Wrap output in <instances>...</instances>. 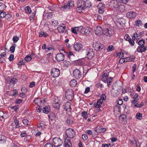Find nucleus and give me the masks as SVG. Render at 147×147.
Segmentation results:
<instances>
[{
	"instance_id": "1",
	"label": "nucleus",
	"mask_w": 147,
	"mask_h": 147,
	"mask_svg": "<svg viewBox=\"0 0 147 147\" xmlns=\"http://www.w3.org/2000/svg\"><path fill=\"white\" fill-rule=\"evenodd\" d=\"M66 135L65 136L64 145L65 147H71L72 144L70 138H72L76 136V132L72 129L68 128L65 131Z\"/></svg>"
},
{
	"instance_id": "2",
	"label": "nucleus",
	"mask_w": 147,
	"mask_h": 147,
	"mask_svg": "<svg viewBox=\"0 0 147 147\" xmlns=\"http://www.w3.org/2000/svg\"><path fill=\"white\" fill-rule=\"evenodd\" d=\"M90 28L88 27H84L82 26H80L79 27L78 33L87 35L90 33Z\"/></svg>"
},
{
	"instance_id": "3",
	"label": "nucleus",
	"mask_w": 147,
	"mask_h": 147,
	"mask_svg": "<svg viewBox=\"0 0 147 147\" xmlns=\"http://www.w3.org/2000/svg\"><path fill=\"white\" fill-rule=\"evenodd\" d=\"M52 144L54 146L59 147L62 144L63 141L60 138L56 137L53 139Z\"/></svg>"
},
{
	"instance_id": "4",
	"label": "nucleus",
	"mask_w": 147,
	"mask_h": 147,
	"mask_svg": "<svg viewBox=\"0 0 147 147\" xmlns=\"http://www.w3.org/2000/svg\"><path fill=\"white\" fill-rule=\"evenodd\" d=\"M60 52L61 53L57 54L56 56V59L58 62L63 61L64 60V55L63 53V52L65 53V52L63 49L60 50Z\"/></svg>"
},
{
	"instance_id": "5",
	"label": "nucleus",
	"mask_w": 147,
	"mask_h": 147,
	"mask_svg": "<svg viewBox=\"0 0 147 147\" xmlns=\"http://www.w3.org/2000/svg\"><path fill=\"white\" fill-rule=\"evenodd\" d=\"M93 47L95 50L96 51H100L103 49L104 47L103 45L98 42H94Z\"/></svg>"
},
{
	"instance_id": "6",
	"label": "nucleus",
	"mask_w": 147,
	"mask_h": 147,
	"mask_svg": "<svg viewBox=\"0 0 147 147\" xmlns=\"http://www.w3.org/2000/svg\"><path fill=\"white\" fill-rule=\"evenodd\" d=\"M87 57L89 59H91L94 57V51L92 49L87 48L86 50Z\"/></svg>"
},
{
	"instance_id": "7",
	"label": "nucleus",
	"mask_w": 147,
	"mask_h": 147,
	"mask_svg": "<svg viewBox=\"0 0 147 147\" xmlns=\"http://www.w3.org/2000/svg\"><path fill=\"white\" fill-rule=\"evenodd\" d=\"M51 75L53 78L58 77L60 74L59 70L56 68H53L51 70Z\"/></svg>"
},
{
	"instance_id": "8",
	"label": "nucleus",
	"mask_w": 147,
	"mask_h": 147,
	"mask_svg": "<svg viewBox=\"0 0 147 147\" xmlns=\"http://www.w3.org/2000/svg\"><path fill=\"white\" fill-rule=\"evenodd\" d=\"M59 32L60 33H66L67 31L65 25L63 23L61 24L57 28Z\"/></svg>"
},
{
	"instance_id": "9",
	"label": "nucleus",
	"mask_w": 147,
	"mask_h": 147,
	"mask_svg": "<svg viewBox=\"0 0 147 147\" xmlns=\"http://www.w3.org/2000/svg\"><path fill=\"white\" fill-rule=\"evenodd\" d=\"M113 30L110 28H105L104 30L103 34L107 36L110 37L114 34Z\"/></svg>"
},
{
	"instance_id": "10",
	"label": "nucleus",
	"mask_w": 147,
	"mask_h": 147,
	"mask_svg": "<svg viewBox=\"0 0 147 147\" xmlns=\"http://www.w3.org/2000/svg\"><path fill=\"white\" fill-rule=\"evenodd\" d=\"M73 76L77 79H79L82 78L81 72L78 69H75L73 71Z\"/></svg>"
},
{
	"instance_id": "11",
	"label": "nucleus",
	"mask_w": 147,
	"mask_h": 147,
	"mask_svg": "<svg viewBox=\"0 0 147 147\" xmlns=\"http://www.w3.org/2000/svg\"><path fill=\"white\" fill-rule=\"evenodd\" d=\"M66 98L69 101H71L73 98V92L72 90H68L65 93Z\"/></svg>"
},
{
	"instance_id": "12",
	"label": "nucleus",
	"mask_w": 147,
	"mask_h": 147,
	"mask_svg": "<svg viewBox=\"0 0 147 147\" xmlns=\"http://www.w3.org/2000/svg\"><path fill=\"white\" fill-rule=\"evenodd\" d=\"M71 103L68 102L65 103L63 106V107L67 113H70L71 111Z\"/></svg>"
},
{
	"instance_id": "13",
	"label": "nucleus",
	"mask_w": 147,
	"mask_h": 147,
	"mask_svg": "<svg viewBox=\"0 0 147 147\" xmlns=\"http://www.w3.org/2000/svg\"><path fill=\"white\" fill-rule=\"evenodd\" d=\"M82 44L80 42L75 43L74 46V49L75 51H78L81 50L82 49Z\"/></svg>"
},
{
	"instance_id": "14",
	"label": "nucleus",
	"mask_w": 147,
	"mask_h": 147,
	"mask_svg": "<svg viewBox=\"0 0 147 147\" xmlns=\"http://www.w3.org/2000/svg\"><path fill=\"white\" fill-rule=\"evenodd\" d=\"M95 33L96 35H101L104 33V30L100 26H97L95 30Z\"/></svg>"
},
{
	"instance_id": "15",
	"label": "nucleus",
	"mask_w": 147,
	"mask_h": 147,
	"mask_svg": "<svg viewBox=\"0 0 147 147\" xmlns=\"http://www.w3.org/2000/svg\"><path fill=\"white\" fill-rule=\"evenodd\" d=\"M111 2V5L115 8L118 7L121 3L118 0H112Z\"/></svg>"
},
{
	"instance_id": "16",
	"label": "nucleus",
	"mask_w": 147,
	"mask_h": 147,
	"mask_svg": "<svg viewBox=\"0 0 147 147\" xmlns=\"http://www.w3.org/2000/svg\"><path fill=\"white\" fill-rule=\"evenodd\" d=\"M136 16V13L132 11L128 12L126 14L127 17L129 18H134Z\"/></svg>"
},
{
	"instance_id": "17",
	"label": "nucleus",
	"mask_w": 147,
	"mask_h": 147,
	"mask_svg": "<svg viewBox=\"0 0 147 147\" xmlns=\"http://www.w3.org/2000/svg\"><path fill=\"white\" fill-rule=\"evenodd\" d=\"M95 130L97 133H100L105 132L106 130V129L105 128H102L100 126H98Z\"/></svg>"
},
{
	"instance_id": "18",
	"label": "nucleus",
	"mask_w": 147,
	"mask_h": 147,
	"mask_svg": "<svg viewBox=\"0 0 147 147\" xmlns=\"http://www.w3.org/2000/svg\"><path fill=\"white\" fill-rule=\"evenodd\" d=\"M147 49V48L145 46H139L137 49V52L140 53H142L145 51Z\"/></svg>"
},
{
	"instance_id": "19",
	"label": "nucleus",
	"mask_w": 147,
	"mask_h": 147,
	"mask_svg": "<svg viewBox=\"0 0 147 147\" xmlns=\"http://www.w3.org/2000/svg\"><path fill=\"white\" fill-rule=\"evenodd\" d=\"M108 78V74L105 73L102 75L101 80L103 82L106 83L107 81Z\"/></svg>"
},
{
	"instance_id": "20",
	"label": "nucleus",
	"mask_w": 147,
	"mask_h": 147,
	"mask_svg": "<svg viewBox=\"0 0 147 147\" xmlns=\"http://www.w3.org/2000/svg\"><path fill=\"white\" fill-rule=\"evenodd\" d=\"M85 2V0H78L77 2L78 6H80L84 8V4Z\"/></svg>"
},
{
	"instance_id": "21",
	"label": "nucleus",
	"mask_w": 147,
	"mask_h": 147,
	"mask_svg": "<svg viewBox=\"0 0 147 147\" xmlns=\"http://www.w3.org/2000/svg\"><path fill=\"white\" fill-rule=\"evenodd\" d=\"M116 9H117L118 11L119 12H123L125 10V7L123 5L121 4L118 6V7L116 8Z\"/></svg>"
},
{
	"instance_id": "22",
	"label": "nucleus",
	"mask_w": 147,
	"mask_h": 147,
	"mask_svg": "<svg viewBox=\"0 0 147 147\" xmlns=\"http://www.w3.org/2000/svg\"><path fill=\"white\" fill-rule=\"evenodd\" d=\"M77 82L75 79H73L70 81V85L72 87H75L77 86Z\"/></svg>"
},
{
	"instance_id": "23",
	"label": "nucleus",
	"mask_w": 147,
	"mask_h": 147,
	"mask_svg": "<svg viewBox=\"0 0 147 147\" xmlns=\"http://www.w3.org/2000/svg\"><path fill=\"white\" fill-rule=\"evenodd\" d=\"M34 102L36 105L40 104V105L42 103V101L41 100V98H37L35 99L34 101Z\"/></svg>"
},
{
	"instance_id": "24",
	"label": "nucleus",
	"mask_w": 147,
	"mask_h": 147,
	"mask_svg": "<svg viewBox=\"0 0 147 147\" xmlns=\"http://www.w3.org/2000/svg\"><path fill=\"white\" fill-rule=\"evenodd\" d=\"M42 110L43 112L44 113H48L50 111L49 106H47L45 107L42 109Z\"/></svg>"
},
{
	"instance_id": "25",
	"label": "nucleus",
	"mask_w": 147,
	"mask_h": 147,
	"mask_svg": "<svg viewBox=\"0 0 147 147\" xmlns=\"http://www.w3.org/2000/svg\"><path fill=\"white\" fill-rule=\"evenodd\" d=\"M60 103L58 102H53V107L56 109H59L60 106Z\"/></svg>"
},
{
	"instance_id": "26",
	"label": "nucleus",
	"mask_w": 147,
	"mask_h": 147,
	"mask_svg": "<svg viewBox=\"0 0 147 147\" xmlns=\"http://www.w3.org/2000/svg\"><path fill=\"white\" fill-rule=\"evenodd\" d=\"M6 138L4 136L1 135H0V143H4L5 142Z\"/></svg>"
},
{
	"instance_id": "27",
	"label": "nucleus",
	"mask_w": 147,
	"mask_h": 147,
	"mask_svg": "<svg viewBox=\"0 0 147 147\" xmlns=\"http://www.w3.org/2000/svg\"><path fill=\"white\" fill-rule=\"evenodd\" d=\"M13 119H14L13 121L16 126V128L19 127H20V123H19V121L18 120L17 118L16 117H14Z\"/></svg>"
},
{
	"instance_id": "28",
	"label": "nucleus",
	"mask_w": 147,
	"mask_h": 147,
	"mask_svg": "<svg viewBox=\"0 0 147 147\" xmlns=\"http://www.w3.org/2000/svg\"><path fill=\"white\" fill-rule=\"evenodd\" d=\"M67 57L69 58L70 59H71V60L72 61H74V60L72 58L74 57V55L73 54L72 52H69L67 54Z\"/></svg>"
},
{
	"instance_id": "29",
	"label": "nucleus",
	"mask_w": 147,
	"mask_h": 147,
	"mask_svg": "<svg viewBox=\"0 0 147 147\" xmlns=\"http://www.w3.org/2000/svg\"><path fill=\"white\" fill-rule=\"evenodd\" d=\"M50 24L53 26H56L57 25L58 22V21L57 20H52L50 22Z\"/></svg>"
},
{
	"instance_id": "30",
	"label": "nucleus",
	"mask_w": 147,
	"mask_h": 147,
	"mask_svg": "<svg viewBox=\"0 0 147 147\" xmlns=\"http://www.w3.org/2000/svg\"><path fill=\"white\" fill-rule=\"evenodd\" d=\"M71 30L72 32L74 34H77L78 33V30H79V27L72 28H71Z\"/></svg>"
},
{
	"instance_id": "31",
	"label": "nucleus",
	"mask_w": 147,
	"mask_h": 147,
	"mask_svg": "<svg viewBox=\"0 0 147 147\" xmlns=\"http://www.w3.org/2000/svg\"><path fill=\"white\" fill-rule=\"evenodd\" d=\"M11 92H12L13 93H10H10H9V96H16L18 94V91L16 90H12Z\"/></svg>"
},
{
	"instance_id": "32",
	"label": "nucleus",
	"mask_w": 147,
	"mask_h": 147,
	"mask_svg": "<svg viewBox=\"0 0 147 147\" xmlns=\"http://www.w3.org/2000/svg\"><path fill=\"white\" fill-rule=\"evenodd\" d=\"M48 35L45 32H41L40 33H39V37H42L43 36L46 37L48 36Z\"/></svg>"
},
{
	"instance_id": "33",
	"label": "nucleus",
	"mask_w": 147,
	"mask_h": 147,
	"mask_svg": "<svg viewBox=\"0 0 147 147\" xmlns=\"http://www.w3.org/2000/svg\"><path fill=\"white\" fill-rule=\"evenodd\" d=\"M25 10L26 12L28 14H30L31 11V10L30 7L28 6L26 7H25Z\"/></svg>"
},
{
	"instance_id": "34",
	"label": "nucleus",
	"mask_w": 147,
	"mask_h": 147,
	"mask_svg": "<svg viewBox=\"0 0 147 147\" xmlns=\"http://www.w3.org/2000/svg\"><path fill=\"white\" fill-rule=\"evenodd\" d=\"M97 7L98 9H104L105 8V5L103 3H101L98 4Z\"/></svg>"
},
{
	"instance_id": "35",
	"label": "nucleus",
	"mask_w": 147,
	"mask_h": 147,
	"mask_svg": "<svg viewBox=\"0 0 147 147\" xmlns=\"http://www.w3.org/2000/svg\"><path fill=\"white\" fill-rule=\"evenodd\" d=\"M94 18L95 20H100L102 19L101 16L97 14H95Z\"/></svg>"
},
{
	"instance_id": "36",
	"label": "nucleus",
	"mask_w": 147,
	"mask_h": 147,
	"mask_svg": "<svg viewBox=\"0 0 147 147\" xmlns=\"http://www.w3.org/2000/svg\"><path fill=\"white\" fill-rule=\"evenodd\" d=\"M70 9L72 7L74 6V2L73 1H69L68 3H67Z\"/></svg>"
},
{
	"instance_id": "37",
	"label": "nucleus",
	"mask_w": 147,
	"mask_h": 147,
	"mask_svg": "<svg viewBox=\"0 0 147 147\" xmlns=\"http://www.w3.org/2000/svg\"><path fill=\"white\" fill-rule=\"evenodd\" d=\"M6 7L4 4L2 3H0V12L3 11L4 10Z\"/></svg>"
},
{
	"instance_id": "38",
	"label": "nucleus",
	"mask_w": 147,
	"mask_h": 147,
	"mask_svg": "<svg viewBox=\"0 0 147 147\" xmlns=\"http://www.w3.org/2000/svg\"><path fill=\"white\" fill-rule=\"evenodd\" d=\"M84 9V8L83 7H82L80 6H78L76 9V11L78 12L81 13L82 12V10Z\"/></svg>"
},
{
	"instance_id": "39",
	"label": "nucleus",
	"mask_w": 147,
	"mask_h": 147,
	"mask_svg": "<svg viewBox=\"0 0 147 147\" xmlns=\"http://www.w3.org/2000/svg\"><path fill=\"white\" fill-rule=\"evenodd\" d=\"M115 49L114 47L112 45H109L107 48V50L109 52L112 51Z\"/></svg>"
},
{
	"instance_id": "40",
	"label": "nucleus",
	"mask_w": 147,
	"mask_h": 147,
	"mask_svg": "<svg viewBox=\"0 0 147 147\" xmlns=\"http://www.w3.org/2000/svg\"><path fill=\"white\" fill-rule=\"evenodd\" d=\"M126 59V62L127 61H133L134 60V57H130L129 58H127L126 57H124Z\"/></svg>"
},
{
	"instance_id": "41",
	"label": "nucleus",
	"mask_w": 147,
	"mask_h": 147,
	"mask_svg": "<svg viewBox=\"0 0 147 147\" xmlns=\"http://www.w3.org/2000/svg\"><path fill=\"white\" fill-rule=\"evenodd\" d=\"M130 140L131 145H133L134 144H136H136H138L135 138H132Z\"/></svg>"
},
{
	"instance_id": "42",
	"label": "nucleus",
	"mask_w": 147,
	"mask_h": 147,
	"mask_svg": "<svg viewBox=\"0 0 147 147\" xmlns=\"http://www.w3.org/2000/svg\"><path fill=\"white\" fill-rule=\"evenodd\" d=\"M61 10L63 11H65V10H67L68 9H70L67 4L65 5L63 7H61Z\"/></svg>"
},
{
	"instance_id": "43",
	"label": "nucleus",
	"mask_w": 147,
	"mask_h": 147,
	"mask_svg": "<svg viewBox=\"0 0 147 147\" xmlns=\"http://www.w3.org/2000/svg\"><path fill=\"white\" fill-rule=\"evenodd\" d=\"M82 116L85 119H86L88 117V115L86 111H83L82 112Z\"/></svg>"
},
{
	"instance_id": "44",
	"label": "nucleus",
	"mask_w": 147,
	"mask_h": 147,
	"mask_svg": "<svg viewBox=\"0 0 147 147\" xmlns=\"http://www.w3.org/2000/svg\"><path fill=\"white\" fill-rule=\"evenodd\" d=\"M22 122L25 125H30V122L27 119H23Z\"/></svg>"
},
{
	"instance_id": "45",
	"label": "nucleus",
	"mask_w": 147,
	"mask_h": 147,
	"mask_svg": "<svg viewBox=\"0 0 147 147\" xmlns=\"http://www.w3.org/2000/svg\"><path fill=\"white\" fill-rule=\"evenodd\" d=\"M142 22L140 20H138L136 22V25L137 26H140L142 25Z\"/></svg>"
},
{
	"instance_id": "46",
	"label": "nucleus",
	"mask_w": 147,
	"mask_h": 147,
	"mask_svg": "<svg viewBox=\"0 0 147 147\" xmlns=\"http://www.w3.org/2000/svg\"><path fill=\"white\" fill-rule=\"evenodd\" d=\"M6 13L5 12L1 11L0 12V18H3L5 17L6 16Z\"/></svg>"
},
{
	"instance_id": "47",
	"label": "nucleus",
	"mask_w": 147,
	"mask_h": 147,
	"mask_svg": "<svg viewBox=\"0 0 147 147\" xmlns=\"http://www.w3.org/2000/svg\"><path fill=\"white\" fill-rule=\"evenodd\" d=\"M70 65L69 62L67 60H65L63 62V65L65 67H67Z\"/></svg>"
},
{
	"instance_id": "48",
	"label": "nucleus",
	"mask_w": 147,
	"mask_h": 147,
	"mask_svg": "<svg viewBox=\"0 0 147 147\" xmlns=\"http://www.w3.org/2000/svg\"><path fill=\"white\" fill-rule=\"evenodd\" d=\"M145 43L144 40L142 39L140 40L138 42V44L140 46H143Z\"/></svg>"
},
{
	"instance_id": "49",
	"label": "nucleus",
	"mask_w": 147,
	"mask_h": 147,
	"mask_svg": "<svg viewBox=\"0 0 147 147\" xmlns=\"http://www.w3.org/2000/svg\"><path fill=\"white\" fill-rule=\"evenodd\" d=\"M127 54L126 52L123 51V50H121V52L120 53H118V55H121V57H124V55Z\"/></svg>"
},
{
	"instance_id": "50",
	"label": "nucleus",
	"mask_w": 147,
	"mask_h": 147,
	"mask_svg": "<svg viewBox=\"0 0 147 147\" xmlns=\"http://www.w3.org/2000/svg\"><path fill=\"white\" fill-rule=\"evenodd\" d=\"M19 38L17 36H14L12 40L14 43L16 42L19 40Z\"/></svg>"
},
{
	"instance_id": "51",
	"label": "nucleus",
	"mask_w": 147,
	"mask_h": 147,
	"mask_svg": "<svg viewBox=\"0 0 147 147\" xmlns=\"http://www.w3.org/2000/svg\"><path fill=\"white\" fill-rule=\"evenodd\" d=\"M144 105V103L143 102H141L140 104H138L137 103L134 105V106L138 108H140L142 107Z\"/></svg>"
},
{
	"instance_id": "52",
	"label": "nucleus",
	"mask_w": 147,
	"mask_h": 147,
	"mask_svg": "<svg viewBox=\"0 0 147 147\" xmlns=\"http://www.w3.org/2000/svg\"><path fill=\"white\" fill-rule=\"evenodd\" d=\"M144 105V103L143 102H141L140 104H138L137 103L134 105V106L138 108H140L142 107Z\"/></svg>"
},
{
	"instance_id": "53",
	"label": "nucleus",
	"mask_w": 147,
	"mask_h": 147,
	"mask_svg": "<svg viewBox=\"0 0 147 147\" xmlns=\"http://www.w3.org/2000/svg\"><path fill=\"white\" fill-rule=\"evenodd\" d=\"M144 105V103L143 102H141L140 104H138L137 103L134 105V106L138 108H140L142 107Z\"/></svg>"
},
{
	"instance_id": "54",
	"label": "nucleus",
	"mask_w": 147,
	"mask_h": 147,
	"mask_svg": "<svg viewBox=\"0 0 147 147\" xmlns=\"http://www.w3.org/2000/svg\"><path fill=\"white\" fill-rule=\"evenodd\" d=\"M136 117L137 119H142V114L140 113H137Z\"/></svg>"
},
{
	"instance_id": "55",
	"label": "nucleus",
	"mask_w": 147,
	"mask_h": 147,
	"mask_svg": "<svg viewBox=\"0 0 147 147\" xmlns=\"http://www.w3.org/2000/svg\"><path fill=\"white\" fill-rule=\"evenodd\" d=\"M17 82V79L15 78H13L10 80V83H11L13 84H14Z\"/></svg>"
},
{
	"instance_id": "56",
	"label": "nucleus",
	"mask_w": 147,
	"mask_h": 147,
	"mask_svg": "<svg viewBox=\"0 0 147 147\" xmlns=\"http://www.w3.org/2000/svg\"><path fill=\"white\" fill-rule=\"evenodd\" d=\"M16 46L14 45H12L10 48V51L11 53H13L15 50Z\"/></svg>"
},
{
	"instance_id": "57",
	"label": "nucleus",
	"mask_w": 147,
	"mask_h": 147,
	"mask_svg": "<svg viewBox=\"0 0 147 147\" xmlns=\"http://www.w3.org/2000/svg\"><path fill=\"white\" fill-rule=\"evenodd\" d=\"M32 58L30 56H27L25 58V60L27 61H31Z\"/></svg>"
},
{
	"instance_id": "58",
	"label": "nucleus",
	"mask_w": 147,
	"mask_h": 147,
	"mask_svg": "<svg viewBox=\"0 0 147 147\" xmlns=\"http://www.w3.org/2000/svg\"><path fill=\"white\" fill-rule=\"evenodd\" d=\"M138 34L137 33L135 32L134 34L132 36V39L133 40H135V38L136 39H138Z\"/></svg>"
},
{
	"instance_id": "59",
	"label": "nucleus",
	"mask_w": 147,
	"mask_h": 147,
	"mask_svg": "<svg viewBox=\"0 0 147 147\" xmlns=\"http://www.w3.org/2000/svg\"><path fill=\"white\" fill-rule=\"evenodd\" d=\"M43 124V122L42 121L40 123V124L38 125V127L40 128H41V129H43L44 128H45V126L44 125H42Z\"/></svg>"
},
{
	"instance_id": "60",
	"label": "nucleus",
	"mask_w": 147,
	"mask_h": 147,
	"mask_svg": "<svg viewBox=\"0 0 147 147\" xmlns=\"http://www.w3.org/2000/svg\"><path fill=\"white\" fill-rule=\"evenodd\" d=\"M53 54L52 53H50L48 54L47 55V57L48 59L49 60L50 58H52Z\"/></svg>"
},
{
	"instance_id": "61",
	"label": "nucleus",
	"mask_w": 147,
	"mask_h": 147,
	"mask_svg": "<svg viewBox=\"0 0 147 147\" xmlns=\"http://www.w3.org/2000/svg\"><path fill=\"white\" fill-rule=\"evenodd\" d=\"M126 116L124 115H121L119 117L120 120H121L122 121H124L126 119Z\"/></svg>"
},
{
	"instance_id": "62",
	"label": "nucleus",
	"mask_w": 147,
	"mask_h": 147,
	"mask_svg": "<svg viewBox=\"0 0 147 147\" xmlns=\"http://www.w3.org/2000/svg\"><path fill=\"white\" fill-rule=\"evenodd\" d=\"M5 17V18L7 19V20H9L11 17V15L10 13H8L7 14H6Z\"/></svg>"
},
{
	"instance_id": "63",
	"label": "nucleus",
	"mask_w": 147,
	"mask_h": 147,
	"mask_svg": "<svg viewBox=\"0 0 147 147\" xmlns=\"http://www.w3.org/2000/svg\"><path fill=\"white\" fill-rule=\"evenodd\" d=\"M53 13L52 12L47 13H46V16H47V17L48 18H50L52 17V16H53Z\"/></svg>"
},
{
	"instance_id": "64",
	"label": "nucleus",
	"mask_w": 147,
	"mask_h": 147,
	"mask_svg": "<svg viewBox=\"0 0 147 147\" xmlns=\"http://www.w3.org/2000/svg\"><path fill=\"white\" fill-rule=\"evenodd\" d=\"M44 147H53V146L51 144L48 143L45 145Z\"/></svg>"
}]
</instances>
